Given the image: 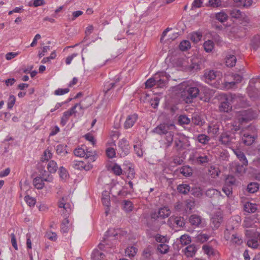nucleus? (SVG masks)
<instances>
[{
	"label": "nucleus",
	"mask_w": 260,
	"mask_h": 260,
	"mask_svg": "<svg viewBox=\"0 0 260 260\" xmlns=\"http://www.w3.org/2000/svg\"><path fill=\"white\" fill-rule=\"evenodd\" d=\"M47 168L49 173H55L58 169V166L56 161L51 160L48 162Z\"/></svg>",
	"instance_id": "7c9ffc66"
},
{
	"label": "nucleus",
	"mask_w": 260,
	"mask_h": 260,
	"mask_svg": "<svg viewBox=\"0 0 260 260\" xmlns=\"http://www.w3.org/2000/svg\"><path fill=\"white\" fill-rule=\"evenodd\" d=\"M138 249L136 247L134 246H130L126 248L125 250V253L129 257H133L135 255Z\"/></svg>",
	"instance_id": "79ce46f5"
},
{
	"label": "nucleus",
	"mask_w": 260,
	"mask_h": 260,
	"mask_svg": "<svg viewBox=\"0 0 260 260\" xmlns=\"http://www.w3.org/2000/svg\"><path fill=\"white\" fill-rule=\"evenodd\" d=\"M235 139L234 137L232 136L231 135L227 133H224L220 135L219 141L222 144L229 146L234 143Z\"/></svg>",
	"instance_id": "9b49d317"
},
{
	"label": "nucleus",
	"mask_w": 260,
	"mask_h": 260,
	"mask_svg": "<svg viewBox=\"0 0 260 260\" xmlns=\"http://www.w3.org/2000/svg\"><path fill=\"white\" fill-rule=\"evenodd\" d=\"M137 119L138 115L136 114H133L128 116L124 122V128L127 129L132 127Z\"/></svg>",
	"instance_id": "ddd939ff"
},
{
	"label": "nucleus",
	"mask_w": 260,
	"mask_h": 260,
	"mask_svg": "<svg viewBox=\"0 0 260 260\" xmlns=\"http://www.w3.org/2000/svg\"><path fill=\"white\" fill-rule=\"evenodd\" d=\"M216 19L221 23L225 22L228 19V16L226 13L222 11L217 13L215 14Z\"/></svg>",
	"instance_id": "4c0bfd02"
},
{
	"label": "nucleus",
	"mask_w": 260,
	"mask_h": 260,
	"mask_svg": "<svg viewBox=\"0 0 260 260\" xmlns=\"http://www.w3.org/2000/svg\"><path fill=\"white\" fill-rule=\"evenodd\" d=\"M197 250L194 245H190L185 247L183 251L187 257H192L194 255Z\"/></svg>",
	"instance_id": "dca6fc26"
},
{
	"label": "nucleus",
	"mask_w": 260,
	"mask_h": 260,
	"mask_svg": "<svg viewBox=\"0 0 260 260\" xmlns=\"http://www.w3.org/2000/svg\"><path fill=\"white\" fill-rule=\"evenodd\" d=\"M118 234V231L114 229H109L106 232V234L104 235V237H103V240H102V243H100L98 247L99 248L103 250L104 249V248L105 247V245H108L111 246V244L109 243V241H111L112 240H115V237L117 236Z\"/></svg>",
	"instance_id": "20e7f679"
},
{
	"label": "nucleus",
	"mask_w": 260,
	"mask_h": 260,
	"mask_svg": "<svg viewBox=\"0 0 260 260\" xmlns=\"http://www.w3.org/2000/svg\"><path fill=\"white\" fill-rule=\"evenodd\" d=\"M233 151L239 160L242 162L243 165L245 166L248 165V160L243 152L239 149L233 150Z\"/></svg>",
	"instance_id": "f3484780"
},
{
	"label": "nucleus",
	"mask_w": 260,
	"mask_h": 260,
	"mask_svg": "<svg viewBox=\"0 0 260 260\" xmlns=\"http://www.w3.org/2000/svg\"><path fill=\"white\" fill-rule=\"evenodd\" d=\"M236 98L235 94L232 93H220L218 95V99L220 101L219 110L220 112H229L231 111L232 107L231 104Z\"/></svg>",
	"instance_id": "7ed1b4c3"
},
{
	"label": "nucleus",
	"mask_w": 260,
	"mask_h": 260,
	"mask_svg": "<svg viewBox=\"0 0 260 260\" xmlns=\"http://www.w3.org/2000/svg\"><path fill=\"white\" fill-rule=\"evenodd\" d=\"M69 215L64 214L63 215V217H64V219L62 220L61 224V231L63 233H66L69 231V226L68 224L69 223V220L68 219Z\"/></svg>",
	"instance_id": "b1692460"
},
{
	"label": "nucleus",
	"mask_w": 260,
	"mask_h": 260,
	"mask_svg": "<svg viewBox=\"0 0 260 260\" xmlns=\"http://www.w3.org/2000/svg\"><path fill=\"white\" fill-rule=\"evenodd\" d=\"M230 15L232 18L239 19L244 18L243 16H244V13L237 9H233L230 10Z\"/></svg>",
	"instance_id": "cd10ccee"
},
{
	"label": "nucleus",
	"mask_w": 260,
	"mask_h": 260,
	"mask_svg": "<svg viewBox=\"0 0 260 260\" xmlns=\"http://www.w3.org/2000/svg\"><path fill=\"white\" fill-rule=\"evenodd\" d=\"M189 186L187 184H181L178 186L177 189L179 192L186 194L189 190Z\"/></svg>",
	"instance_id": "3c124183"
},
{
	"label": "nucleus",
	"mask_w": 260,
	"mask_h": 260,
	"mask_svg": "<svg viewBox=\"0 0 260 260\" xmlns=\"http://www.w3.org/2000/svg\"><path fill=\"white\" fill-rule=\"evenodd\" d=\"M202 250L205 253L209 256L214 255L216 252V250L208 244L204 245L202 247Z\"/></svg>",
	"instance_id": "bb28decb"
},
{
	"label": "nucleus",
	"mask_w": 260,
	"mask_h": 260,
	"mask_svg": "<svg viewBox=\"0 0 260 260\" xmlns=\"http://www.w3.org/2000/svg\"><path fill=\"white\" fill-rule=\"evenodd\" d=\"M190 43L189 41L183 40L179 45V48L181 51H186L190 48Z\"/></svg>",
	"instance_id": "c03bdc74"
},
{
	"label": "nucleus",
	"mask_w": 260,
	"mask_h": 260,
	"mask_svg": "<svg viewBox=\"0 0 260 260\" xmlns=\"http://www.w3.org/2000/svg\"><path fill=\"white\" fill-rule=\"evenodd\" d=\"M76 166H78V167L77 168L78 169L83 168L86 171L90 170L92 168V166L91 165L88 164L87 165H84L83 162L81 161L79 162L78 164H76L75 165V167H76Z\"/></svg>",
	"instance_id": "13d9d810"
},
{
	"label": "nucleus",
	"mask_w": 260,
	"mask_h": 260,
	"mask_svg": "<svg viewBox=\"0 0 260 260\" xmlns=\"http://www.w3.org/2000/svg\"><path fill=\"white\" fill-rule=\"evenodd\" d=\"M112 170L113 172L116 175H119L122 173V169L120 167L117 165L115 164L112 168Z\"/></svg>",
	"instance_id": "69168bd1"
},
{
	"label": "nucleus",
	"mask_w": 260,
	"mask_h": 260,
	"mask_svg": "<svg viewBox=\"0 0 260 260\" xmlns=\"http://www.w3.org/2000/svg\"><path fill=\"white\" fill-rule=\"evenodd\" d=\"M154 85H155V80L154 75L152 78H150L146 81L145 87L146 88H150Z\"/></svg>",
	"instance_id": "5fc2aeb1"
},
{
	"label": "nucleus",
	"mask_w": 260,
	"mask_h": 260,
	"mask_svg": "<svg viewBox=\"0 0 260 260\" xmlns=\"http://www.w3.org/2000/svg\"><path fill=\"white\" fill-rule=\"evenodd\" d=\"M179 242L182 245H187L191 242L190 237L187 235H182L179 238Z\"/></svg>",
	"instance_id": "ea45409f"
},
{
	"label": "nucleus",
	"mask_w": 260,
	"mask_h": 260,
	"mask_svg": "<svg viewBox=\"0 0 260 260\" xmlns=\"http://www.w3.org/2000/svg\"><path fill=\"white\" fill-rule=\"evenodd\" d=\"M208 173L211 178H215L218 177L220 171L219 170L218 168L215 167V166H211L209 169Z\"/></svg>",
	"instance_id": "72a5a7b5"
},
{
	"label": "nucleus",
	"mask_w": 260,
	"mask_h": 260,
	"mask_svg": "<svg viewBox=\"0 0 260 260\" xmlns=\"http://www.w3.org/2000/svg\"><path fill=\"white\" fill-rule=\"evenodd\" d=\"M74 153L76 156L79 157H84L86 154L85 149L83 148H78L75 149Z\"/></svg>",
	"instance_id": "4d7b16f0"
},
{
	"label": "nucleus",
	"mask_w": 260,
	"mask_h": 260,
	"mask_svg": "<svg viewBox=\"0 0 260 260\" xmlns=\"http://www.w3.org/2000/svg\"><path fill=\"white\" fill-rule=\"evenodd\" d=\"M43 181L50 182V180H33V184L35 187L38 189H42L44 186Z\"/></svg>",
	"instance_id": "37998d69"
},
{
	"label": "nucleus",
	"mask_w": 260,
	"mask_h": 260,
	"mask_svg": "<svg viewBox=\"0 0 260 260\" xmlns=\"http://www.w3.org/2000/svg\"><path fill=\"white\" fill-rule=\"evenodd\" d=\"M209 140V137L204 134H200L198 137V141L203 144H206Z\"/></svg>",
	"instance_id": "864d4df0"
},
{
	"label": "nucleus",
	"mask_w": 260,
	"mask_h": 260,
	"mask_svg": "<svg viewBox=\"0 0 260 260\" xmlns=\"http://www.w3.org/2000/svg\"><path fill=\"white\" fill-rule=\"evenodd\" d=\"M119 151L121 156L127 155L129 152L128 142L125 139H122L118 143Z\"/></svg>",
	"instance_id": "9d476101"
},
{
	"label": "nucleus",
	"mask_w": 260,
	"mask_h": 260,
	"mask_svg": "<svg viewBox=\"0 0 260 260\" xmlns=\"http://www.w3.org/2000/svg\"><path fill=\"white\" fill-rule=\"evenodd\" d=\"M257 210V205L250 202H247L244 205V210L250 213H254Z\"/></svg>",
	"instance_id": "4be33fe9"
},
{
	"label": "nucleus",
	"mask_w": 260,
	"mask_h": 260,
	"mask_svg": "<svg viewBox=\"0 0 260 260\" xmlns=\"http://www.w3.org/2000/svg\"><path fill=\"white\" fill-rule=\"evenodd\" d=\"M170 213V209L166 207L160 208L157 211H152L149 216L145 217L146 226L151 230H154L155 224L157 226L165 224V219L168 217Z\"/></svg>",
	"instance_id": "f257e3e1"
},
{
	"label": "nucleus",
	"mask_w": 260,
	"mask_h": 260,
	"mask_svg": "<svg viewBox=\"0 0 260 260\" xmlns=\"http://www.w3.org/2000/svg\"><path fill=\"white\" fill-rule=\"evenodd\" d=\"M255 140L254 136H252L248 134H244L242 137V141L244 144L247 146L251 145Z\"/></svg>",
	"instance_id": "c756f323"
},
{
	"label": "nucleus",
	"mask_w": 260,
	"mask_h": 260,
	"mask_svg": "<svg viewBox=\"0 0 260 260\" xmlns=\"http://www.w3.org/2000/svg\"><path fill=\"white\" fill-rule=\"evenodd\" d=\"M260 240V234H259L257 237H252L248 239L247 242V245L253 249L257 248L259 246V241Z\"/></svg>",
	"instance_id": "2eb2a0df"
},
{
	"label": "nucleus",
	"mask_w": 260,
	"mask_h": 260,
	"mask_svg": "<svg viewBox=\"0 0 260 260\" xmlns=\"http://www.w3.org/2000/svg\"><path fill=\"white\" fill-rule=\"evenodd\" d=\"M189 62L191 63L189 65L186 64L185 61L183 62L182 64L190 71H197L199 69V64L197 63L192 62L191 59H187V62L189 63Z\"/></svg>",
	"instance_id": "393cba45"
},
{
	"label": "nucleus",
	"mask_w": 260,
	"mask_h": 260,
	"mask_svg": "<svg viewBox=\"0 0 260 260\" xmlns=\"http://www.w3.org/2000/svg\"><path fill=\"white\" fill-rule=\"evenodd\" d=\"M59 177L62 178H66L69 176L68 172L67 170L63 167H60L59 169Z\"/></svg>",
	"instance_id": "bf43d9fd"
},
{
	"label": "nucleus",
	"mask_w": 260,
	"mask_h": 260,
	"mask_svg": "<svg viewBox=\"0 0 260 260\" xmlns=\"http://www.w3.org/2000/svg\"><path fill=\"white\" fill-rule=\"evenodd\" d=\"M164 73H157L154 75L155 85L160 88L165 86L167 80Z\"/></svg>",
	"instance_id": "f8f14e48"
},
{
	"label": "nucleus",
	"mask_w": 260,
	"mask_h": 260,
	"mask_svg": "<svg viewBox=\"0 0 260 260\" xmlns=\"http://www.w3.org/2000/svg\"><path fill=\"white\" fill-rule=\"evenodd\" d=\"M180 172L185 177H189L192 174V170L189 166H183L180 169Z\"/></svg>",
	"instance_id": "f704fd0d"
},
{
	"label": "nucleus",
	"mask_w": 260,
	"mask_h": 260,
	"mask_svg": "<svg viewBox=\"0 0 260 260\" xmlns=\"http://www.w3.org/2000/svg\"><path fill=\"white\" fill-rule=\"evenodd\" d=\"M209 6L213 8L219 7L221 5V0H209Z\"/></svg>",
	"instance_id": "0e129e2a"
},
{
	"label": "nucleus",
	"mask_w": 260,
	"mask_h": 260,
	"mask_svg": "<svg viewBox=\"0 0 260 260\" xmlns=\"http://www.w3.org/2000/svg\"><path fill=\"white\" fill-rule=\"evenodd\" d=\"M167 224L172 228H182L185 222L183 217L172 216L168 219Z\"/></svg>",
	"instance_id": "423d86ee"
},
{
	"label": "nucleus",
	"mask_w": 260,
	"mask_h": 260,
	"mask_svg": "<svg viewBox=\"0 0 260 260\" xmlns=\"http://www.w3.org/2000/svg\"><path fill=\"white\" fill-rule=\"evenodd\" d=\"M204 48L206 52H211L214 48V43L212 41L208 40L204 42Z\"/></svg>",
	"instance_id": "e433bc0d"
},
{
	"label": "nucleus",
	"mask_w": 260,
	"mask_h": 260,
	"mask_svg": "<svg viewBox=\"0 0 260 260\" xmlns=\"http://www.w3.org/2000/svg\"><path fill=\"white\" fill-rule=\"evenodd\" d=\"M52 154L50 150L48 149L45 150L43 152V155L41 157V160L44 162L45 161H48L52 158Z\"/></svg>",
	"instance_id": "a18cd8bd"
},
{
	"label": "nucleus",
	"mask_w": 260,
	"mask_h": 260,
	"mask_svg": "<svg viewBox=\"0 0 260 260\" xmlns=\"http://www.w3.org/2000/svg\"><path fill=\"white\" fill-rule=\"evenodd\" d=\"M202 37V33L200 32H193L191 35V40L193 42H199Z\"/></svg>",
	"instance_id": "49530a36"
},
{
	"label": "nucleus",
	"mask_w": 260,
	"mask_h": 260,
	"mask_svg": "<svg viewBox=\"0 0 260 260\" xmlns=\"http://www.w3.org/2000/svg\"><path fill=\"white\" fill-rule=\"evenodd\" d=\"M257 116L256 113L251 109L241 111L238 116V120L241 123L248 122Z\"/></svg>",
	"instance_id": "39448f33"
},
{
	"label": "nucleus",
	"mask_w": 260,
	"mask_h": 260,
	"mask_svg": "<svg viewBox=\"0 0 260 260\" xmlns=\"http://www.w3.org/2000/svg\"><path fill=\"white\" fill-rule=\"evenodd\" d=\"M194 206V202L193 199H189L185 202L184 209L186 213H190Z\"/></svg>",
	"instance_id": "2f4dec72"
},
{
	"label": "nucleus",
	"mask_w": 260,
	"mask_h": 260,
	"mask_svg": "<svg viewBox=\"0 0 260 260\" xmlns=\"http://www.w3.org/2000/svg\"><path fill=\"white\" fill-rule=\"evenodd\" d=\"M233 169L234 170V171L235 172L240 173L242 172L243 170L242 165H240V164L237 163L233 164Z\"/></svg>",
	"instance_id": "774afa93"
},
{
	"label": "nucleus",
	"mask_w": 260,
	"mask_h": 260,
	"mask_svg": "<svg viewBox=\"0 0 260 260\" xmlns=\"http://www.w3.org/2000/svg\"><path fill=\"white\" fill-rule=\"evenodd\" d=\"M232 242L237 245H240L243 243V240L241 237L236 234H233L231 238Z\"/></svg>",
	"instance_id": "09e8293b"
},
{
	"label": "nucleus",
	"mask_w": 260,
	"mask_h": 260,
	"mask_svg": "<svg viewBox=\"0 0 260 260\" xmlns=\"http://www.w3.org/2000/svg\"><path fill=\"white\" fill-rule=\"evenodd\" d=\"M67 145L59 144L56 147V152L57 154L64 156L68 152L66 150Z\"/></svg>",
	"instance_id": "58836bf2"
},
{
	"label": "nucleus",
	"mask_w": 260,
	"mask_h": 260,
	"mask_svg": "<svg viewBox=\"0 0 260 260\" xmlns=\"http://www.w3.org/2000/svg\"><path fill=\"white\" fill-rule=\"evenodd\" d=\"M189 223L193 226H199L201 223L202 218L196 214L191 215L189 218Z\"/></svg>",
	"instance_id": "6ab92c4d"
},
{
	"label": "nucleus",
	"mask_w": 260,
	"mask_h": 260,
	"mask_svg": "<svg viewBox=\"0 0 260 260\" xmlns=\"http://www.w3.org/2000/svg\"><path fill=\"white\" fill-rule=\"evenodd\" d=\"M225 64L228 67H233L236 62V58L234 55H229L225 59Z\"/></svg>",
	"instance_id": "473e14b6"
},
{
	"label": "nucleus",
	"mask_w": 260,
	"mask_h": 260,
	"mask_svg": "<svg viewBox=\"0 0 260 260\" xmlns=\"http://www.w3.org/2000/svg\"><path fill=\"white\" fill-rule=\"evenodd\" d=\"M105 254L98 249H94L91 254L92 260H104Z\"/></svg>",
	"instance_id": "a878e982"
},
{
	"label": "nucleus",
	"mask_w": 260,
	"mask_h": 260,
	"mask_svg": "<svg viewBox=\"0 0 260 260\" xmlns=\"http://www.w3.org/2000/svg\"><path fill=\"white\" fill-rule=\"evenodd\" d=\"M69 91L70 90L68 88L64 89L58 88L55 90L54 94L56 95H61L67 93L68 92H69Z\"/></svg>",
	"instance_id": "338daca9"
},
{
	"label": "nucleus",
	"mask_w": 260,
	"mask_h": 260,
	"mask_svg": "<svg viewBox=\"0 0 260 260\" xmlns=\"http://www.w3.org/2000/svg\"><path fill=\"white\" fill-rule=\"evenodd\" d=\"M212 157L210 155H200L196 158V161L198 164L203 165L211 161Z\"/></svg>",
	"instance_id": "aec40b11"
},
{
	"label": "nucleus",
	"mask_w": 260,
	"mask_h": 260,
	"mask_svg": "<svg viewBox=\"0 0 260 260\" xmlns=\"http://www.w3.org/2000/svg\"><path fill=\"white\" fill-rule=\"evenodd\" d=\"M119 81L120 78L118 77L116 78L114 82L107 83L104 86V91L105 92V93L108 92V91H109L111 88H112L115 86V84L118 82Z\"/></svg>",
	"instance_id": "de8ad7c7"
},
{
	"label": "nucleus",
	"mask_w": 260,
	"mask_h": 260,
	"mask_svg": "<svg viewBox=\"0 0 260 260\" xmlns=\"http://www.w3.org/2000/svg\"><path fill=\"white\" fill-rule=\"evenodd\" d=\"M124 172L127 174V178L128 179H132L135 177V172L133 168V165L131 164L124 163Z\"/></svg>",
	"instance_id": "4468645a"
},
{
	"label": "nucleus",
	"mask_w": 260,
	"mask_h": 260,
	"mask_svg": "<svg viewBox=\"0 0 260 260\" xmlns=\"http://www.w3.org/2000/svg\"><path fill=\"white\" fill-rule=\"evenodd\" d=\"M123 203V208L126 212H131L133 210V205L130 201L124 200Z\"/></svg>",
	"instance_id": "a19ab883"
},
{
	"label": "nucleus",
	"mask_w": 260,
	"mask_h": 260,
	"mask_svg": "<svg viewBox=\"0 0 260 260\" xmlns=\"http://www.w3.org/2000/svg\"><path fill=\"white\" fill-rule=\"evenodd\" d=\"M85 158L89 159L91 161H94L95 159V152L92 151H86Z\"/></svg>",
	"instance_id": "680f3d73"
},
{
	"label": "nucleus",
	"mask_w": 260,
	"mask_h": 260,
	"mask_svg": "<svg viewBox=\"0 0 260 260\" xmlns=\"http://www.w3.org/2000/svg\"><path fill=\"white\" fill-rule=\"evenodd\" d=\"M259 189V185L256 182H251L248 184L247 190L248 192L253 193L256 192Z\"/></svg>",
	"instance_id": "c9c22d12"
},
{
	"label": "nucleus",
	"mask_w": 260,
	"mask_h": 260,
	"mask_svg": "<svg viewBox=\"0 0 260 260\" xmlns=\"http://www.w3.org/2000/svg\"><path fill=\"white\" fill-rule=\"evenodd\" d=\"M173 131H171V132H168L166 135H165L164 139L165 140V142L164 143V147L166 148L170 147L173 142L174 137Z\"/></svg>",
	"instance_id": "412c9836"
},
{
	"label": "nucleus",
	"mask_w": 260,
	"mask_h": 260,
	"mask_svg": "<svg viewBox=\"0 0 260 260\" xmlns=\"http://www.w3.org/2000/svg\"><path fill=\"white\" fill-rule=\"evenodd\" d=\"M175 129V125L172 123H162L156 127L153 130L154 133L158 135H166L168 132H171Z\"/></svg>",
	"instance_id": "0eeeda50"
},
{
	"label": "nucleus",
	"mask_w": 260,
	"mask_h": 260,
	"mask_svg": "<svg viewBox=\"0 0 260 260\" xmlns=\"http://www.w3.org/2000/svg\"><path fill=\"white\" fill-rule=\"evenodd\" d=\"M16 102V98L13 95H11L8 99V109H12L14 105Z\"/></svg>",
	"instance_id": "e2e57ef3"
},
{
	"label": "nucleus",
	"mask_w": 260,
	"mask_h": 260,
	"mask_svg": "<svg viewBox=\"0 0 260 260\" xmlns=\"http://www.w3.org/2000/svg\"><path fill=\"white\" fill-rule=\"evenodd\" d=\"M79 107L80 109H82V106L80 104H76L74 107L71 108L69 110L64 112L63 114V116L61 118L60 123L62 125H64L67 121H68L69 117L74 113L77 112L75 109L77 107Z\"/></svg>",
	"instance_id": "1a4fd4ad"
},
{
	"label": "nucleus",
	"mask_w": 260,
	"mask_h": 260,
	"mask_svg": "<svg viewBox=\"0 0 260 260\" xmlns=\"http://www.w3.org/2000/svg\"><path fill=\"white\" fill-rule=\"evenodd\" d=\"M24 200L30 207L34 206L36 203V199L29 195H27L24 197Z\"/></svg>",
	"instance_id": "603ef678"
},
{
	"label": "nucleus",
	"mask_w": 260,
	"mask_h": 260,
	"mask_svg": "<svg viewBox=\"0 0 260 260\" xmlns=\"http://www.w3.org/2000/svg\"><path fill=\"white\" fill-rule=\"evenodd\" d=\"M157 249L162 254L166 253L169 249V247L165 244H160L158 245Z\"/></svg>",
	"instance_id": "052dcab7"
},
{
	"label": "nucleus",
	"mask_w": 260,
	"mask_h": 260,
	"mask_svg": "<svg viewBox=\"0 0 260 260\" xmlns=\"http://www.w3.org/2000/svg\"><path fill=\"white\" fill-rule=\"evenodd\" d=\"M181 91V96L183 100L187 104L191 103L199 94V88L189 81H184L179 85Z\"/></svg>",
	"instance_id": "f03ea898"
},
{
	"label": "nucleus",
	"mask_w": 260,
	"mask_h": 260,
	"mask_svg": "<svg viewBox=\"0 0 260 260\" xmlns=\"http://www.w3.org/2000/svg\"><path fill=\"white\" fill-rule=\"evenodd\" d=\"M204 76L205 78L206 82L209 83L215 79L217 76V72L213 70L206 71Z\"/></svg>",
	"instance_id": "a211bd4d"
},
{
	"label": "nucleus",
	"mask_w": 260,
	"mask_h": 260,
	"mask_svg": "<svg viewBox=\"0 0 260 260\" xmlns=\"http://www.w3.org/2000/svg\"><path fill=\"white\" fill-rule=\"evenodd\" d=\"M110 193L107 191H104L102 193V201L104 206H110Z\"/></svg>",
	"instance_id": "c85d7f7f"
},
{
	"label": "nucleus",
	"mask_w": 260,
	"mask_h": 260,
	"mask_svg": "<svg viewBox=\"0 0 260 260\" xmlns=\"http://www.w3.org/2000/svg\"><path fill=\"white\" fill-rule=\"evenodd\" d=\"M63 202H59L58 203V207L60 208H63L62 210V215L68 214L69 215L71 213V209L69 207V204H66L64 203V198H62Z\"/></svg>",
	"instance_id": "5701e85b"
},
{
	"label": "nucleus",
	"mask_w": 260,
	"mask_h": 260,
	"mask_svg": "<svg viewBox=\"0 0 260 260\" xmlns=\"http://www.w3.org/2000/svg\"><path fill=\"white\" fill-rule=\"evenodd\" d=\"M223 221L222 214L220 211L215 212L211 217V225L214 229L218 228Z\"/></svg>",
	"instance_id": "6e6552de"
},
{
	"label": "nucleus",
	"mask_w": 260,
	"mask_h": 260,
	"mask_svg": "<svg viewBox=\"0 0 260 260\" xmlns=\"http://www.w3.org/2000/svg\"><path fill=\"white\" fill-rule=\"evenodd\" d=\"M178 121L181 124H187L190 122V119L186 115H180L178 118Z\"/></svg>",
	"instance_id": "6e6d98bb"
},
{
	"label": "nucleus",
	"mask_w": 260,
	"mask_h": 260,
	"mask_svg": "<svg viewBox=\"0 0 260 260\" xmlns=\"http://www.w3.org/2000/svg\"><path fill=\"white\" fill-rule=\"evenodd\" d=\"M210 236L206 234L201 233L197 236V240L201 243H204L208 240Z\"/></svg>",
	"instance_id": "8fccbe9b"
}]
</instances>
